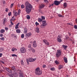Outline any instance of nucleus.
Returning a JSON list of instances; mask_svg holds the SVG:
<instances>
[{"label":"nucleus","instance_id":"obj_1","mask_svg":"<svg viewBox=\"0 0 77 77\" xmlns=\"http://www.w3.org/2000/svg\"><path fill=\"white\" fill-rule=\"evenodd\" d=\"M25 5L26 6V12L27 14H29L32 11V6L29 2H26L25 3Z\"/></svg>","mask_w":77,"mask_h":77},{"label":"nucleus","instance_id":"obj_2","mask_svg":"<svg viewBox=\"0 0 77 77\" xmlns=\"http://www.w3.org/2000/svg\"><path fill=\"white\" fill-rule=\"evenodd\" d=\"M35 74L37 75L42 74V71L40 70L39 68L38 67L36 69Z\"/></svg>","mask_w":77,"mask_h":77},{"label":"nucleus","instance_id":"obj_3","mask_svg":"<svg viewBox=\"0 0 77 77\" xmlns=\"http://www.w3.org/2000/svg\"><path fill=\"white\" fill-rule=\"evenodd\" d=\"M61 54H62L61 51L59 50H58L56 54V57H59L61 56Z\"/></svg>","mask_w":77,"mask_h":77},{"label":"nucleus","instance_id":"obj_4","mask_svg":"<svg viewBox=\"0 0 77 77\" xmlns=\"http://www.w3.org/2000/svg\"><path fill=\"white\" fill-rule=\"evenodd\" d=\"M20 51L21 53H25L26 52V49L24 47H22L20 48Z\"/></svg>","mask_w":77,"mask_h":77},{"label":"nucleus","instance_id":"obj_5","mask_svg":"<svg viewBox=\"0 0 77 77\" xmlns=\"http://www.w3.org/2000/svg\"><path fill=\"white\" fill-rule=\"evenodd\" d=\"M36 60V58H29L28 59V60L29 62H34L35 60Z\"/></svg>","mask_w":77,"mask_h":77},{"label":"nucleus","instance_id":"obj_6","mask_svg":"<svg viewBox=\"0 0 77 77\" xmlns=\"http://www.w3.org/2000/svg\"><path fill=\"white\" fill-rule=\"evenodd\" d=\"M62 35H59L57 37V41L59 42H60L62 41V39L61 38H62Z\"/></svg>","mask_w":77,"mask_h":77},{"label":"nucleus","instance_id":"obj_7","mask_svg":"<svg viewBox=\"0 0 77 77\" xmlns=\"http://www.w3.org/2000/svg\"><path fill=\"white\" fill-rule=\"evenodd\" d=\"M25 37L27 38H28L29 37H30L32 36V33L30 32H29V33H26L25 35Z\"/></svg>","mask_w":77,"mask_h":77},{"label":"nucleus","instance_id":"obj_8","mask_svg":"<svg viewBox=\"0 0 77 77\" xmlns=\"http://www.w3.org/2000/svg\"><path fill=\"white\" fill-rule=\"evenodd\" d=\"M60 1H58L56 0L54 1V4L56 6H57L60 3Z\"/></svg>","mask_w":77,"mask_h":77},{"label":"nucleus","instance_id":"obj_9","mask_svg":"<svg viewBox=\"0 0 77 77\" xmlns=\"http://www.w3.org/2000/svg\"><path fill=\"white\" fill-rule=\"evenodd\" d=\"M36 46H37V44L36 43V41H34L33 42V47H36Z\"/></svg>","mask_w":77,"mask_h":77},{"label":"nucleus","instance_id":"obj_10","mask_svg":"<svg viewBox=\"0 0 77 77\" xmlns=\"http://www.w3.org/2000/svg\"><path fill=\"white\" fill-rule=\"evenodd\" d=\"M42 24L45 26H46V25H47V23H46V20H43L42 22Z\"/></svg>","mask_w":77,"mask_h":77},{"label":"nucleus","instance_id":"obj_11","mask_svg":"<svg viewBox=\"0 0 77 77\" xmlns=\"http://www.w3.org/2000/svg\"><path fill=\"white\" fill-rule=\"evenodd\" d=\"M44 6H45L44 5L42 4H41L39 5V9H42V8H44Z\"/></svg>","mask_w":77,"mask_h":77},{"label":"nucleus","instance_id":"obj_12","mask_svg":"<svg viewBox=\"0 0 77 77\" xmlns=\"http://www.w3.org/2000/svg\"><path fill=\"white\" fill-rule=\"evenodd\" d=\"M27 32V28H26V27H24V31L23 32L24 33H25V34H26Z\"/></svg>","mask_w":77,"mask_h":77},{"label":"nucleus","instance_id":"obj_13","mask_svg":"<svg viewBox=\"0 0 77 77\" xmlns=\"http://www.w3.org/2000/svg\"><path fill=\"white\" fill-rule=\"evenodd\" d=\"M35 32L37 33H39V29L38 27H37L35 29Z\"/></svg>","mask_w":77,"mask_h":77},{"label":"nucleus","instance_id":"obj_14","mask_svg":"<svg viewBox=\"0 0 77 77\" xmlns=\"http://www.w3.org/2000/svg\"><path fill=\"white\" fill-rule=\"evenodd\" d=\"M13 14L15 17H17L18 15V13L16 11H13Z\"/></svg>","mask_w":77,"mask_h":77},{"label":"nucleus","instance_id":"obj_15","mask_svg":"<svg viewBox=\"0 0 77 77\" xmlns=\"http://www.w3.org/2000/svg\"><path fill=\"white\" fill-rule=\"evenodd\" d=\"M20 23H19L16 25L15 26V28L16 29H18V26H19V24H20Z\"/></svg>","mask_w":77,"mask_h":77},{"label":"nucleus","instance_id":"obj_16","mask_svg":"<svg viewBox=\"0 0 77 77\" xmlns=\"http://www.w3.org/2000/svg\"><path fill=\"white\" fill-rule=\"evenodd\" d=\"M64 60L65 63H67L68 62V60H67V58L66 57H64L63 58Z\"/></svg>","mask_w":77,"mask_h":77},{"label":"nucleus","instance_id":"obj_17","mask_svg":"<svg viewBox=\"0 0 77 77\" xmlns=\"http://www.w3.org/2000/svg\"><path fill=\"white\" fill-rule=\"evenodd\" d=\"M6 22H7V19L6 18H5L4 19V22L3 23V24H5Z\"/></svg>","mask_w":77,"mask_h":77},{"label":"nucleus","instance_id":"obj_18","mask_svg":"<svg viewBox=\"0 0 77 77\" xmlns=\"http://www.w3.org/2000/svg\"><path fill=\"white\" fill-rule=\"evenodd\" d=\"M30 49L33 52V53H35V50L32 48H30Z\"/></svg>","mask_w":77,"mask_h":77},{"label":"nucleus","instance_id":"obj_19","mask_svg":"<svg viewBox=\"0 0 77 77\" xmlns=\"http://www.w3.org/2000/svg\"><path fill=\"white\" fill-rule=\"evenodd\" d=\"M17 48H13L12 49V51H17Z\"/></svg>","mask_w":77,"mask_h":77},{"label":"nucleus","instance_id":"obj_20","mask_svg":"<svg viewBox=\"0 0 77 77\" xmlns=\"http://www.w3.org/2000/svg\"><path fill=\"white\" fill-rule=\"evenodd\" d=\"M62 46L64 48V50H66V48L68 47V46H67L64 45H63Z\"/></svg>","mask_w":77,"mask_h":77},{"label":"nucleus","instance_id":"obj_21","mask_svg":"<svg viewBox=\"0 0 77 77\" xmlns=\"http://www.w3.org/2000/svg\"><path fill=\"white\" fill-rule=\"evenodd\" d=\"M16 32L17 33H20L21 32V31L20 30V29H18L16 30Z\"/></svg>","mask_w":77,"mask_h":77},{"label":"nucleus","instance_id":"obj_22","mask_svg":"<svg viewBox=\"0 0 77 77\" xmlns=\"http://www.w3.org/2000/svg\"><path fill=\"white\" fill-rule=\"evenodd\" d=\"M38 21L39 22V23H41L42 22V19L40 18H38Z\"/></svg>","mask_w":77,"mask_h":77},{"label":"nucleus","instance_id":"obj_23","mask_svg":"<svg viewBox=\"0 0 77 77\" xmlns=\"http://www.w3.org/2000/svg\"><path fill=\"white\" fill-rule=\"evenodd\" d=\"M26 18L27 20H29L30 19V16L29 15H27L26 16Z\"/></svg>","mask_w":77,"mask_h":77},{"label":"nucleus","instance_id":"obj_24","mask_svg":"<svg viewBox=\"0 0 77 77\" xmlns=\"http://www.w3.org/2000/svg\"><path fill=\"white\" fill-rule=\"evenodd\" d=\"M61 68H63V66L60 65L59 66V69H60Z\"/></svg>","mask_w":77,"mask_h":77},{"label":"nucleus","instance_id":"obj_25","mask_svg":"<svg viewBox=\"0 0 77 77\" xmlns=\"http://www.w3.org/2000/svg\"><path fill=\"white\" fill-rule=\"evenodd\" d=\"M5 32V31L3 29H1L0 31L1 33H3Z\"/></svg>","mask_w":77,"mask_h":77},{"label":"nucleus","instance_id":"obj_26","mask_svg":"<svg viewBox=\"0 0 77 77\" xmlns=\"http://www.w3.org/2000/svg\"><path fill=\"white\" fill-rule=\"evenodd\" d=\"M45 26L42 24V25H40V27L42 28H45Z\"/></svg>","mask_w":77,"mask_h":77},{"label":"nucleus","instance_id":"obj_27","mask_svg":"<svg viewBox=\"0 0 77 77\" xmlns=\"http://www.w3.org/2000/svg\"><path fill=\"white\" fill-rule=\"evenodd\" d=\"M63 6L65 8L67 6V4L66 3H65L63 4Z\"/></svg>","mask_w":77,"mask_h":77},{"label":"nucleus","instance_id":"obj_28","mask_svg":"<svg viewBox=\"0 0 77 77\" xmlns=\"http://www.w3.org/2000/svg\"><path fill=\"white\" fill-rule=\"evenodd\" d=\"M11 68V70H13L14 71V70H15V67L14 66H12Z\"/></svg>","mask_w":77,"mask_h":77},{"label":"nucleus","instance_id":"obj_29","mask_svg":"<svg viewBox=\"0 0 77 77\" xmlns=\"http://www.w3.org/2000/svg\"><path fill=\"white\" fill-rule=\"evenodd\" d=\"M8 71V72H10V73H12V70L9 69L8 71Z\"/></svg>","mask_w":77,"mask_h":77},{"label":"nucleus","instance_id":"obj_30","mask_svg":"<svg viewBox=\"0 0 77 77\" xmlns=\"http://www.w3.org/2000/svg\"><path fill=\"white\" fill-rule=\"evenodd\" d=\"M55 63H56V64H57V65L59 64V62H58V61H57V60L55 61Z\"/></svg>","mask_w":77,"mask_h":77},{"label":"nucleus","instance_id":"obj_31","mask_svg":"<svg viewBox=\"0 0 77 77\" xmlns=\"http://www.w3.org/2000/svg\"><path fill=\"white\" fill-rule=\"evenodd\" d=\"M21 37L22 38H24V34H22L21 36Z\"/></svg>","mask_w":77,"mask_h":77},{"label":"nucleus","instance_id":"obj_32","mask_svg":"<svg viewBox=\"0 0 77 77\" xmlns=\"http://www.w3.org/2000/svg\"><path fill=\"white\" fill-rule=\"evenodd\" d=\"M12 21H14V20H15V17L13 16L11 18Z\"/></svg>","mask_w":77,"mask_h":77},{"label":"nucleus","instance_id":"obj_33","mask_svg":"<svg viewBox=\"0 0 77 77\" xmlns=\"http://www.w3.org/2000/svg\"><path fill=\"white\" fill-rule=\"evenodd\" d=\"M44 2L46 3V4H48V2L47 0H44Z\"/></svg>","mask_w":77,"mask_h":77},{"label":"nucleus","instance_id":"obj_34","mask_svg":"<svg viewBox=\"0 0 77 77\" xmlns=\"http://www.w3.org/2000/svg\"><path fill=\"white\" fill-rule=\"evenodd\" d=\"M0 39L1 41H5V38L2 37L0 38Z\"/></svg>","mask_w":77,"mask_h":77},{"label":"nucleus","instance_id":"obj_35","mask_svg":"<svg viewBox=\"0 0 77 77\" xmlns=\"http://www.w3.org/2000/svg\"><path fill=\"white\" fill-rule=\"evenodd\" d=\"M46 65L45 64H43L42 66V67L43 68H46Z\"/></svg>","mask_w":77,"mask_h":77},{"label":"nucleus","instance_id":"obj_36","mask_svg":"<svg viewBox=\"0 0 77 77\" xmlns=\"http://www.w3.org/2000/svg\"><path fill=\"white\" fill-rule=\"evenodd\" d=\"M21 63L22 65H24V62H23V60H21Z\"/></svg>","mask_w":77,"mask_h":77},{"label":"nucleus","instance_id":"obj_37","mask_svg":"<svg viewBox=\"0 0 77 77\" xmlns=\"http://www.w3.org/2000/svg\"><path fill=\"white\" fill-rule=\"evenodd\" d=\"M50 70L51 71H54L55 69L54 68H50Z\"/></svg>","mask_w":77,"mask_h":77},{"label":"nucleus","instance_id":"obj_38","mask_svg":"<svg viewBox=\"0 0 77 77\" xmlns=\"http://www.w3.org/2000/svg\"><path fill=\"white\" fill-rule=\"evenodd\" d=\"M20 12H21V10H20V9L18 10V15H19V14H20Z\"/></svg>","mask_w":77,"mask_h":77},{"label":"nucleus","instance_id":"obj_39","mask_svg":"<svg viewBox=\"0 0 77 77\" xmlns=\"http://www.w3.org/2000/svg\"><path fill=\"white\" fill-rule=\"evenodd\" d=\"M13 57H17V55L16 54H12L11 55Z\"/></svg>","mask_w":77,"mask_h":77},{"label":"nucleus","instance_id":"obj_40","mask_svg":"<svg viewBox=\"0 0 77 77\" xmlns=\"http://www.w3.org/2000/svg\"><path fill=\"white\" fill-rule=\"evenodd\" d=\"M35 24L36 25V26H38L39 24V23H38L37 22H36L35 23Z\"/></svg>","mask_w":77,"mask_h":77},{"label":"nucleus","instance_id":"obj_41","mask_svg":"<svg viewBox=\"0 0 77 77\" xmlns=\"http://www.w3.org/2000/svg\"><path fill=\"white\" fill-rule=\"evenodd\" d=\"M58 16L59 17H63V16L61 15L60 14H58Z\"/></svg>","mask_w":77,"mask_h":77},{"label":"nucleus","instance_id":"obj_42","mask_svg":"<svg viewBox=\"0 0 77 77\" xmlns=\"http://www.w3.org/2000/svg\"><path fill=\"white\" fill-rule=\"evenodd\" d=\"M41 18H42V20H44L45 19V17L44 16H41Z\"/></svg>","mask_w":77,"mask_h":77},{"label":"nucleus","instance_id":"obj_43","mask_svg":"<svg viewBox=\"0 0 77 77\" xmlns=\"http://www.w3.org/2000/svg\"><path fill=\"white\" fill-rule=\"evenodd\" d=\"M24 5H21V8L22 9H23V8H24Z\"/></svg>","mask_w":77,"mask_h":77},{"label":"nucleus","instance_id":"obj_44","mask_svg":"<svg viewBox=\"0 0 77 77\" xmlns=\"http://www.w3.org/2000/svg\"><path fill=\"white\" fill-rule=\"evenodd\" d=\"M74 28L75 29H77V25H74Z\"/></svg>","mask_w":77,"mask_h":77},{"label":"nucleus","instance_id":"obj_45","mask_svg":"<svg viewBox=\"0 0 77 77\" xmlns=\"http://www.w3.org/2000/svg\"><path fill=\"white\" fill-rule=\"evenodd\" d=\"M45 44V45H49V43H48L47 41Z\"/></svg>","mask_w":77,"mask_h":77},{"label":"nucleus","instance_id":"obj_46","mask_svg":"<svg viewBox=\"0 0 77 77\" xmlns=\"http://www.w3.org/2000/svg\"><path fill=\"white\" fill-rule=\"evenodd\" d=\"M43 42H44V43H45L47 41L45 39H44L43 40Z\"/></svg>","mask_w":77,"mask_h":77},{"label":"nucleus","instance_id":"obj_47","mask_svg":"<svg viewBox=\"0 0 77 77\" xmlns=\"http://www.w3.org/2000/svg\"><path fill=\"white\" fill-rule=\"evenodd\" d=\"M13 5H14V4L13 3L11 4L10 5V8H12V7H13Z\"/></svg>","mask_w":77,"mask_h":77},{"label":"nucleus","instance_id":"obj_48","mask_svg":"<svg viewBox=\"0 0 77 77\" xmlns=\"http://www.w3.org/2000/svg\"><path fill=\"white\" fill-rule=\"evenodd\" d=\"M10 22H11V25H14V23H12V20H10Z\"/></svg>","mask_w":77,"mask_h":77},{"label":"nucleus","instance_id":"obj_49","mask_svg":"<svg viewBox=\"0 0 77 77\" xmlns=\"http://www.w3.org/2000/svg\"><path fill=\"white\" fill-rule=\"evenodd\" d=\"M3 51V49L2 48H0V51Z\"/></svg>","mask_w":77,"mask_h":77},{"label":"nucleus","instance_id":"obj_50","mask_svg":"<svg viewBox=\"0 0 77 77\" xmlns=\"http://www.w3.org/2000/svg\"><path fill=\"white\" fill-rule=\"evenodd\" d=\"M39 12L40 13H41V14H43V11L42 10H40Z\"/></svg>","mask_w":77,"mask_h":77},{"label":"nucleus","instance_id":"obj_51","mask_svg":"<svg viewBox=\"0 0 77 77\" xmlns=\"http://www.w3.org/2000/svg\"><path fill=\"white\" fill-rule=\"evenodd\" d=\"M26 61L27 62V64H28V65H29V60H27V59H26Z\"/></svg>","mask_w":77,"mask_h":77},{"label":"nucleus","instance_id":"obj_52","mask_svg":"<svg viewBox=\"0 0 77 77\" xmlns=\"http://www.w3.org/2000/svg\"><path fill=\"white\" fill-rule=\"evenodd\" d=\"M8 16H11V12H10L8 14Z\"/></svg>","mask_w":77,"mask_h":77},{"label":"nucleus","instance_id":"obj_53","mask_svg":"<svg viewBox=\"0 0 77 77\" xmlns=\"http://www.w3.org/2000/svg\"><path fill=\"white\" fill-rule=\"evenodd\" d=\"M5 30H8V28L5 27Z\"/></svg>","mask_w":77,"mask_h":77},{"label":"nucleus","instance_id":"obj_54","mask_svg":"<svg viewBox=\"0 0 77 77\" xmlns=\"http://www.w3.org/2000/svg\"><path fill=\"white\" fill-rule=\"evenodd\" d=\"M9 11V9L8 8H6L5 10L6 12H8V11Z\"/></svg>","mask_w":77,"mask_h":77},{"label":"nucleus","instance_id":"obj_55","mask_svg":"<svg viewBox=\"0 0 77 77\" xmlns=\"http://www.w3.org/2000/svg\"><path fill=\"white\" fill-rule=\"evenodd\" d=\"M31 46H32V45H31V44H29L28 45L29 48H30V47H31Z\"/></svg>","mask_w":77,"mask_h":77},{"label":"nucleus","instance_id":"obj_56","mask_svg":"<svg viewBox=\"0 0 77 77\" xmlns=\"http://www.w3.org/2000/svg\"><path fill=\"white\" fill-rule=\"evenodd\" d=\"M3 35L2 34H0V37H3Z\"/></svg>","mask_w":77,"mask_h":77},{"label":"nucleus","instance_id":"obj_57","mask_svg":"<svg viewBox=\"0 0 77 77\" xmlns=\"http://www.w3.org/2000/svg\"><path fill=\"white\" fill-rule=\"evenodd\" d=\"M9 68H5V69L7 71H8V70H9Z\"/></svg>","mask_w":77,"mask_h":77},{"label":"nucleus","instance_id":"obj_58","mask_svg":"<svg viewBox=\"0 0 77 77\" xmlns=\"http://www.w3.org/2000/svg\"><path fill=\"white\" fill-rule=\"evenodd\" d=\"M2 55H3V54L0 53V57H2Z\"/></svg>","mask_w":77,"mask_h":77},{"label":"nucleus","instance_id":"obj_59","mask_svg":"<svg viewBox=\"0 0 77 77\" xmlns=\"http://www.w3.org/2000/svg\"><path fill=\"white\" fill-rule=\"evenodd\" d=\"M0 71L1 72L0 73H1V72H4V70H1Z\"/></svg>","mask_w":77,"mask_h":77},{"label":"nucleus","instance_id":"obj_60","mask_svg":"<svg viewBox=\"0 0 77 77\" xmlns=\"http://www.w3.org/2000/svg\"><path fill=\"white\" fill-rule=\"evenodd\" d=\"M3 4H4V5H5V1H3Z\"/></svg>","mask_w":77,"mask_h":77},{"label":"nucleus","instance_id":"obj_61","mask_svg":"<svg viewBox=\"0 0 77 77\" xmlns=\"http://www.w3.org/2000/svg\"><path fill=\"white\" fill-rule=\"evenodd\" d=\"M68 38H69V37H66V39H68Z\"/></svg>","mask_w":77,"mask_h":77},{"label":"nucleus","instance_id":"obj_62","mask_svg":"<svg viewBox=\"0 0 77 77\" xmlns=\"http://www.w3.org/2000/svg\"><path fill=\"white\" fill-rule=\"evenodd\" d=\"M51 5H50L48 7L49 8H51Z\"/></svg>","mask_w":77,"mask_h":77},{"label":"nucleus","instance_id":"obj_63","mask_svg":"<svg viewBox=\"0 0 77 77\" xmlns=\"http://www.w3.org/2000/svg\"><path fill=\"white\" fill-rule=\"evenodd\" d=\"M30 44H33V42L32 41H31L30 42Z\"/></svg>","mask_w":77,"mask_h":77},{"label":"nucleus","instance_id":"obj_64","mask_svg":"<svg viewBox=\"0 0 77 77\" xmlns=\"http://www.w3.org/2000/svg\"><path fill=\"white\" fill-rule=\"evenodd\" d=\"M11 36H14V34H11Z\"/></svg>","mask_w":77,"mask_h":77}]
</instances>
